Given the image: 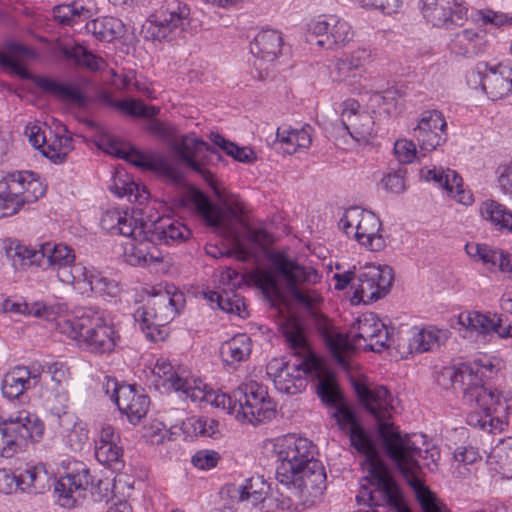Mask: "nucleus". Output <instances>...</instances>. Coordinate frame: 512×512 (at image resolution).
Listing matches in <instances>:
<instances>
[{
  "label": "nucleus",
  "instance_id": "obj_1",
  "mask_svg": "<svg viewBox=\"0 0 512 512\" xmlns=\"http://www.w3.org/2000/svg\"><path fill=\"white\" fill-rule=\"evenodd\" d=\"M269 260L275 273L261 272L257 279L260 288L264 293L278 297L281 284L291 298L315 318L327 346L341 366L347 365V355L354 346L361 345V340L369 350L377 353L390 347L387 327L372 312L361 315L355 321L350 331L352 341L332 329L328 319L317 312L323 298L314 288L321 280V275L315 268L299 264L282 251L271 253Z\"/></svg>",
  "mask_w": 512,
  "mask_h": 512
},
{
  "label": "nucleus",
  "instance_id": "obj_2",
  "mask_svg": "<svg viewBox=\"0 0 512 512\" xmlns=\"http://www.w3.org/2000/svg\"><path fill=\"white\" fill-rule=\"evenodd\" d=\"M198 149H205L209 152L210 162L221 160V155L204 141L188 135H183L171 141L170 154L164 155L175 161L180 172L179 178L171 181L180 183L184 179V166L198 173L211 187L216 197L226 207V210L212 203L204 193L197 190L192 195V201L197 213L210 227L223 233H232L231 220H241L244 209L243 203L237 195H227L218 187L214 174L206 168L205 163L196 160V151Z\"/></svg>",
  "mask_w": 512,
  "mask_h": 512
},
{
  "label": "nucleus",
  "instance_id": "obj_3",
  "mask_svg": "<svg viewBox=\"0 0 512 512\" xmlns=\"http://www.w3.org/2000/svg\"><path fill=\"white\" fill-rule=\"evenodd\" d=\"M465 364L472 374L471 385L464 390V403L473 409L467 416V423L482 430L502 431L508 425L509 406L499 391L484 384V378H491L500 371L501 361L482 355Z\"/></svg>",
  "mask_w": 512,
  "mask_h": 512
},
{
  "label": "nucleus",
  "instance_id": "obj_4",
  "mask_svg": "<svg viewBox=\"0 0 512 512\" xmlns=\"http://www.w3.org/2000/svg\"><path fill=\"white\" fill-rule=\"evenodd\" d=\"M315 447L307 438L294 434L277 438L273 451L277 455L276 480L279 483L294 482L314 492L326 487V473L322 463L314 458Z\"/></svg>",
  "mask_w": 512,
  "mask_h": 512
},
{
  "label": "nucleus",
  "instance_id": "obj_5",
  "mask_svg": "<svg viewBox=\"0 0 512 512\" xmlns=\"http://www.w3.org/2000/svg\"><path fill=\"white\" fill-rule=\"evenodd\" d=\"M333 417L341 431L348 434L351 446L365 457L366 469L373 478L375 490L369 493V499L377 504L380 500L396 503L395 482L387 467L379 458L378 450L368 432L361 426L355 413L345 404H339Z\"/></svg>",
  "mask_w": 512,
  "mask_h": 512
},
{
  "label": "nucleus",
  "instance_id": "obj_6",
  "mask_svg": "<svg viewBox=\"0 0 512 512\" xmlns=\"http://www.w3.org/2000/svg\"><path fill=\"white\" fill-rule=\"evenodd\" d=\"M54 322L59 333L96 354L112 352L120 338L105 314L93 309H84L73 315H59Z\"/></svg>",
  "mask_w": 512,
  "mask_h": 512
},
{
  "label": "nucleus",
  "instance_id": "obj_7",
  "mask_svg": "<svg viewBox=\"0 0 512 512\" xmlns=\"http://www.w3.org/2000/svg\"><path fill=\"white\" fill-rule=\"evenodd\" d=\"M400 440L403 445L397 448V458L387 454L397 466L407 483L414 490L416 498L423 512H448V507L434 493H432L418 476V459L424 461V465L431 471L437 469V461L440 453L436 448L420 449L409 435L400 433Z\"/></svg>",
  "mask_w": 512,
  "mask_h": 512
},
{
  "label": "nucleus",
  "instance_id": "obj_8",
  "mask_svg": "<svg viewBox=\"0 0 512 512\" xmlns=\"http://www.w3.org/2000/svg\"><path fill=\"white\" fill-rule=\"evenodd\" d=\"M282 333L290 348L301 357L297 363H282L272 373L273 365L269 366L268 374L273 375L276 389L284 394L295 395L306 389V374L318 366L317 359L311 355L307 345L304 329L295 319H289L282 325Z\"/></svg>",
  "mask_w": 512,
  "mask_h": 512
},
{
  "label": "nucleus",
  "instance_id": "obj_9",
  "mask_svg": "<svg viewBox=\"0 0 512 512\" xmlns=\"http://www.w3.org/2000/svg\"><path fill=\"white\" fill-rule=\"evenodd\" d=\"M353 387L361 404L376 420L386 453L397 458L396 449L403 445V442L400 440L399 429L390 421L395 409V398L382 385L355 380Z\"/></svg>",
  "mask_w": 512,
  "mask_h": 512
},
{
  "label": "nucleus",
  "instance_id": "obj_10",
  "mask_svg": "<svg viewBox=\"0 0 512 512\" xmlns=\"http://www.w3.org/2000/svg\"><path fill=\"white\" fill-rule=\"evenodd\" d=\"M45 193V186L31 171H20L6 175L0 181V218L9 217Z\"/></svg>",
  "mask_w": 512,
  "mask_h": 512
},
{
  "label": "nucleus",
  "instance_id": "obj_11",
  "mask_svg": "<svg viewBox=\"0 0 512 512\" xmlns=\"http://www.w3.org/2000/svg\"><path fill=\"white\" fill-rule=\"evenodd\" d=\"M339 227L369 251L379 252L386 246L385 238L380 233L382 222L371 211L357 206L350 207L341 217Z\"/></svg>",
  "mask_w": 512,
  "mask_h": 512
},
{
  "label": "nucleus",
  "instance_id": "obj_12",
  "mask_svg": "<svg viewBox=\"0 0 512 512\" xmlns=\"http://www.w3.org/2000/svg\"><path fill=\"white\" fill-rule=\"evenodd\" d=\"M43 424L26 410L0 416V457L10 458L26 439L37 441L43 434Z\"/></svg>",
  "mask_w": 512,
  "mask_h": 512
},
{
  "label": "nucleus",
  "instance_id": "obj_13",
  "mask_svg": "<svg viewBox=\"0 0 512 512\" xmlns=\"http://www.w3.org/2000/svg\"><path fill=\"white\" fill-rule=\"evenodd\" d=\"M234 403L240 419L254 425L271 420L276 413L267 388L254 380H248L234 390Z\"/></svg>",
  "mask_w": 512,
  "mask_h": 512
},
{
  "label": "nucleus",
  "instance_id": "obj_14",
  "mask_svg": "<svg viewBox=\"0 0 512 512\" xmlns=\"http://www.w3.org/2000/svg\"><path fill=\"white\" fill-rule=\"evenodd\" d=\"M189 15L187 4L180 0H165L153 19L147 21V33L159 41L182 38L190 24Z\"/></svg>",
  "mask_w": 512,
  "mask_h": 512
},
{
  "label": "nucleus",
  "instance_id": "obj_15",
  "mask_svg": "<svg viewBox=\"0 0 512 512\" xmlns=\"http://www.w3.org/2000/svg\"><path fill=\"white\" fill-rule=\"evenodd\" d=\"M41 256L40 268L56 271L61 282L76 285L77 281L86 279L87 267L75 263L74 251L67 245L51 242L41 244Z\"/></svg>",
  "mask_w": 512,
  "mask_h": 512
},
{
  "label": "nucleus",
  "instance_id": "obj_16",
  "mask_svg": "<svg viewBox=\"0 0 512 512\" xmlns=\"http://www.w3.org/2000/svg\"><path fill=\"white\" fill-rule=\"evenodd\" d=\"M393 280L392 269L388 266L366 265L356 275L353 282L352 301L372 303L384 297Z\"/></svg>",
  "mask_w": 512,
  "mask_h": 512
},
{
  "label": "nucleus",
  "instance_id": "obj_17",
  "mask_svg": "<svg viewBox=\"0 0 512 512\" xmlns=\"http://www.w3.org/2000/svg\"><path fill=\"white\" fill-rule=\"evenodd\" d=\"M184 303L178 291L160 290L148 297L144 306L134 312L135 321L147 323L148 317L156 319V325L166 326L179 313Z\"/></svg>",
  "mask_w": 512,
  "mask_h": 512
},
{
  "label": "nucleus",
  "instance_id": "obj_18",
  "mask_svg": "<svg viewBox=\"0 0 512 512\" xmlns=\"http://www.w3.org/2000/svg\"><path fill=\"white\" fill-rule=\"evenodd\" d=\"M412 135L420 152L434 151L447 140V122L443 114L438 110L423 111Z\"/></svg>",
  "mask_w": 512,
  "mask_h": 512
},
{
  "label": "nucleus",
  "instance_id": "obj_19",
  "mask_svg": "<svg viewBox=\"0 0 512 512\" xmlns=\"http://www.w3.org/2000/svg\"><path fill=\"white\" fill-rule=\"evenodd\" d=\"M309 31L320 37L316 44L327 49L344 46L354 36L350 24L336 15L324 16L311 21Z\"/></svg>",
  "mask_w": 512,
  "mask_h": 512
},
{
  "label": "nucleus",
  "instance_id": "obj_20",
  "mask_svg": "<svg viewBox=\"0 0 512 512\" xmlns=\"http://www.w3.org/2000/svg\"><path fill=\"white\" fill-rule=\"evenodd\" d=\"M152 372L157 378V385L163 386L167 391L177 393L184 400L196 401L204 397L196 387V380L191 383L188 379L180 376L172 364L164 358L156 360Z\"/></svg>",
  "mask_w": 512,
  "mask_h": 512
},
{
  "label": "nucleus",
  "instance_id": "obj_21",
  "mask_svg": "<svg viewBox=\"0 0 512 512\" xmlns=\"http://www.w3.org/2000/svg\"><path fill=\"white\" fill-rule=\"evenodd\" d=\"M360 105L354 99L342 104L340 122L343 129L358 143H368L375 135L373 117L366 111H359Z\"/></svg>",
  "mask_w": 512,
  "mask_h": 512
},
{
  "label": "nucleus",
  "instance_id": "obj_22",
  "mask_svg": "<svg viewBox=\"0 0 512 512\" xmlns=\"http://www.w3.org/2000/svg\"><path fill=\"white\" fill-rule=\"evenodd\" d=\"M371 57V51L359 47L342 57L335 59L329 66V77L334 83H346L349 86L359 84L360 70Z\"/></svg>",
  "mask_w": 512,
  "mask_h": 512
},
{
  "label": "nucleus",
  "instance_id": "obj_23",
  "mask_svg": "<svg viewBox=\"0 0 512 512\" xmlns=\"http://www.w3.org/2000/svg\"><path fill=\"white\" fill-rule=\"evenodd\" d=\"M66 380L67 369L62 363L55 362L48 365L43 378L44 389L41 397L51 411L57 415L64 412L67 406L68 396L63 387Z\"/></svg>",
  "mask_w": 512,
  "mask_h": 512
},
{
  "label": "nucleus",
  "instance_id": "obj_24",
  "mask_svg": "<svg viewBox=\"0 0 512 512\" xmlns=\"http://www.w3.org/2000/svg\"><path fill=\"white\" fill-rule=\"evenodd\" d=\"M122 159L130 162L143 170L153 171L168 180L178 179L180 172L175 161H172L163 153L145 154L129 144V148L123 153Z\"/></svg>",
  "mask_w": 512,
  "mask_h": 512
},
{
  "label": "nucleus",
  "instance_id": "obj_25",
  "mask_svg": "<svg viewBox=\"0 0 512 512\" xmlns=\"http://www.w3.org/2000/svg\"><path fill=\"white\" fill-rule=\"evenodd\" d=\"M141 228L147 233L149 241L157 244L172 245L180 243L190 236V230L181 222L168 216L161 217L154 222L141 221Z\"/></svg>",
  "mask_w": 512,
  "mask_h": 512
},
{
  "label": "nucleus",
  "instance_id": "obj_26",
  "mask_svg": "<svg viewBox=\"0 0 512 512\" xmlns=\"http://www.w3.org/2000/svg\"><path fill=\"white\" fill-rule=\"evenodd\" d=\"M132 240L124 247V261L131 266L147 267L163 261L162 252L144 235H127Z\"/></svg>",
  "mask_w": 512,
  "mask_h": 512
},
{
  "label": "nucleus",
  "instance_id": "obj_27",
  "mask_svg": "<svg viewBox=\"0 0 512 512\" xmlns=\"http://www.w3.org/2000/svg\"><path fill=\"white\" fill-rule=\"evenodd\" d=\"M280 484L282 487L277 488L274 502L279 509L289 512H304L313 504L312 498L322 494V492L310 491L294 482Z\"/></svg>",
  "mask_w": 512,
  "mask_h": 512
},
{
  "label": "nucleus",
  "instance_id": "obj_28",
  "mask_svg": "<svg viewBox=\"0 0 512 512\" xmlns=\"http://www.w3.org/2000/svg\"><path fill=\"white\" fill-rule=\"evenodd\" d=\"M421 178L427 181L438 183L447 194L457 202L464 205H470L473 202V196L469 191L463 189L462 178L454 170L451 169H429L422 168L420 170Z\"/></svg>",
  "mask_w": 512,
  "mask_h": 512
},
{
  "label": "nucleus",
  "instance_id": "obj_29",
  "mask_svg": "<svg viewBox=\"0 0 512 512\" xmlns=\"http://www.w3.org/2000/svg\"><path fill=\"white\" fill-rule=\"evenodd\" d=\"M466 253L476 261H481L489 270L500 271L512 279V255L486 244L469 243Z\"/></svg>",
  "mask_w": 512,
  "mask_h": 512
},
{
  "label": "nucleus",
  "instance_id": "obj_30",
  "mask_svg": "<svg viewBox=\"0 0 512 512\" xmlns=\"http://www.w3.org/2000/svg\"><path fill=\"white\" fill-rule=\"evenodd\" d=\"M424 18L436 27L449 28L462 20V9L454 0H421Z\"/></svg>",
  "mask_w": 512,
  "mask_h": 512
},
{
  "label": "nucleus",
  "instance_id": "obj_31",
  "mask_svg": "<svg viewBox=\"0 0 512 512\" xmlns=\"http://www.w3.org/2000/svg\"><path fill=\"white\" fill-rule=\"evenodd\" d=\"M149 404V397L131 385H122L116 399L118 409L133 425L138 424L146 416Z\"/></svg>",
  "mask_w": 512,
  "mask_h": 512
},
{
  "label": "nucleus",
  "instance_id": "obj_32",
  "mask_svg": "<svg viewBox=\"0 0 512 512\" xmlns=\"http://www.w3.org/2000/svg\"><path fill=\"white\" fill-rule=\"evenodd\" d=\"M486 72L481 78V85L488 97L493 100H499L512 91L511 75L512 67L505 64L488 67L485 65Z\"/></svg>",
  "mask_w": 512,
  "mask_h": 512
},
{
  "label": "nucleus",
  "instance_id": "obj_33",
  "mask_svg": "<svg viewBox=\"0 0 512 512\" xmlns=\"http://www.w3.org/2000/svg\"><path fill=\"white\" fill-rule=\"evenodd\" d=\"M101 227L112 235H143L141 221L126 211L117 208L106 210L100 220Z\"/></svg>",
  "mask_w": 512,
  "mask_h": 512
},
{
  "label": "nucleus",
  "instance_id": "obj_34",
  "mask_svg": "<svg viewBox=\"0 0 512 512\" xmlns=\"http://www.w3.org/2000/svg\"><path fill=\"white\" fill-rule=\"evenodd\" d=\"M3 250L15 271H24L31 266L40 267L41 247L36 250L17 239H5Z\"/></svg>",
  "mask_w": 512,
  "mask_h": 512
},
{
  "label": "nucleus",
  "instance_id": "obj_35",
  "mask_svg": "<svg viewBox=\"0 0 512 512\" xmlns=\"http://www.w3.org/2000/svg\"><path fill=\"white\" fill-rule=\"evenodd\" d=\"M283 37L275 29H262L250 42V51L258 59L273 62L282 51Z\"/></svg>",
  "mask_w": 512,
  "mask_h": 512
},
{
  "label": "nucleus",
  "instance_id": "obj_36",
  "mask_svg": "<svg viewBox=\"0 0 512 512\" xmlns=\"http://www.w3.org/2000/svg\"><path fill=\"white\" fill-rule=\"evenodd\" d=\"M90 484H92V476L87 469H83L81 472L63 477L56 483L54 492L61 506L71 507L75 502L73 493L85 490Z\"/></svg>",
  "mask_w": 512,
  "mask_h": 512
},
{
  "label": "nucleus",
  "instance_id": "obj_37",
  "mask_svg": "<svg viewBox=\"0 0 512 512\" xmlns=\"http://www.w3.org/2000/svg\"><path fill=\"white\" fill-rule=\"evenodd\" d=\"M448 330L438 329L433 326L417 329L415 328L412 337L409 339L410 353H423L440 347L448 338Z\"/></svg>",
  "mask_w": 512,
  "mask_h": 512
},
{
  "label": "nucleus",
  "instance_id": "obj_38",
  "mask_svg": "<svg viewBox=\"0 0 512 512\" xmlns=\"http://www.w3.org/2000/svg\"><path fill=\"white\" fill-rule=\"evenodd\" d=\"M312 132L313 128L310 125H304L299 129L282 126L278 127L276 138L282 144L284 152L291 155L300 148H309L312 142Z\"/></svg>",
  "mask_w": 512,
  "mask_h": 512
},
{
  "label": "nucleus",
  "instance_id": "obj_39",
  "mask_svg": "<svg viewBox=\"0 0 512 512\" xmlns=\"http://www.w3.org/2000/svg\"><path fill=\"white\" fill-rule=\"evenodd\" d=\"M251 351L252 342L250 337L245 333H241L222 343L220 355L226 364L235 365L247 360Z\"/></svg>",
  "mask_w": 512,
  "mask_h": 512
},
{
  "label": "nucleus",
  "instance_id": "obj_40",
  "mask_svg": "<svg viewBox=\"0 0 512 512\" xmlns=\"http://www.w3.org/2000/svg\"><path fill=\"white\" fill-rule=\"evenodd\" d=\"M458 321L463 327L478 334L495 332L498 335V328L504 324L502 318L497 315L490 316L477 311L461 313Z\"/></svg>",
  "mask_w": 512,
  "mask_h": 512
},
{
  "label": "nucleus",
  "instance_id": "obj_41",
  "mask_svg": "<svg viewBox=\"0 0 512 512\" xmlns=\"http://www.w3.org/2000/svg\"><path fill=\"white\" fill-rule=\"evenodd\" d=\"M487 462L503 477L512 478V437L501 439L491 449Z\"/></svg>",
  "mask_w": 512,
  "mask_h": 512
},
{
  "label": "nucleus",
  "instance_id": "obj_42",
  "mask_svg": "<svg viewBox=\"0 0 512 512\" xmlns=\"http://www.w3.org/2000/svg\"><path fill=\"white\" fill-rule=\"evenodd\" d=\"M49 472L44 464L28 465L19 474L20 490L24 492L42 493L48 487Z\"/></svg>",
  "mask_w": 512,
  "mask_h": 512
},
{
  "label": "nucleus",
  "instance_id": "obj_43",
  "mask_svg": "<svg viewBox=\"0 0 512 512\" xmlns=\"http://www.w3.org/2000/svg\"><path fill=\"white\" fill-rule=\"evenodd\" d=\"M86 29L98 40L111 42L123 34L124 24L118 18L104 16L87 22Z\"/></svg>",
  "mask_w": 512,
  "mask_h": 512
},
{
  "label": "nucleus",
  "instance_id": "obj_44",
  "mask_svg": "<svg viewBox=\"0 0 512 512\" xmlns=\"http://www.w3.org/2000/svg\"><path fill=\"white\" fill-rule=\"evenodd\" d=\"M28 389L31 387L25 366H16L4 375L1 390L5 398H19Z\"/></svg>",
  "mask_w": 512,
  "mask_h": 512
},
{
  "label": "nucleus",
  "instance_id": "obj_45",
  "mask_svg": "<svg viewBox=\"0 0 512 512\" xmlns=\"http://www.w3.org/2000/svg\"><path fill=\"white\" fill-rule=\"evenodd\" d=\"M471 369L464 363L459 365L444 367L436 377L438 385L445 389L459 387L464 392L465 388H469L471 382Z\"/></svg>",
  "mask_w": 512,
  "mask_h": 512
},
{
  "label": "nucleus",
  "instance_id": "obj_46",
  "mask_svg": "<svg viewBox=\"0 0 512 512\" xmlns=\"http://www.w3.org/2000/svg\"><path fill=\"white\" fill-rule=\"evenodd\" d=\"M60 50L63 56L73 60L76 65L85 67L91 71H101L107 66L106 61L102 57L93 54L80 44H74L72 46L65 45L62 46Z\"/></svg>",
  "mask_w": 512,
  "mask_h": 512
},
{
  "label": "nucleus",
  "instance_id": "obj_47",
  "mask_svg": "<svg viewBox=\"0 0 512 512\" xmlns=\"http://www.w3.org/2000/svg\"><path fill=\"white\" fill-rule=\"evenodd\" d=\"M85 274L86 279L83 281H77L76 283V285L79 286V289H82L84 292L90 290L109 297H116L118 295L119 285L115 280L88 268L87 273Z\"/></svg>",
  "mask_w": 512,
  "mask_h": 512
},
{
  "label": "nucleus",
  "instance_id": "obj_48",
  "mask_svg": "<svg viewBox=\"0 0 512 512\" xmlns=\"http://www.w3.org/2000/svg\"><path fill=\"white\" fill-rule=\"evenodd\" d=\"M71 150L72 139L69 136L52 134V131L49 130V136L40 152L53 163L61 164L66 161Z\"/></svg>",
  "mask_w": 512,
  "mask_h": 512
},
{
  "label": "nucleus",
  "instance_id": "obj_49",
  "mask_svg": "<svg viewBox=\"0 0 512 512\" xmlns=\"http://www.w3.org/2000/svg\"><path fill=\"white\" fill-rule=\"evenodd\" d=\"M38 87L63 101H70L80 106L86 103L85 95L75 87L50 78H40Z\"/></svg>",
  "mask_w": 512,
  "mask_h": 512
},
{
  "label": "nucleus",
  "instance_id": "obj_50",
  "mask_svg": "<svg viewBox=\"0 0 512 512\" xmlns=\"http://www.w3.org/2000/svg\"><path fill=\"white\" fill-rule=\"evenodd\" d=\"M480 214L483 219L490 221L498 229L512 231V211L503 204L486 200L480 206Z\"/></svg>",
  "mask_w": 512,
  "mask_h": 512
},
{
  "label": "nucleus",
  "instance_id": "obj_51",
  "mask_svg": "<svg viewBox=\"0 0 512 512\" xmlns=\"http://www.w3.org/2000/svg\"><path fill=\"white\" fill-rule=\"evenodd\" d=\"M95 457L101 465L111 469L113 472H120L125 465L123 447L118 443L95 447Z\"/></svg>",
  "mask_w": 512,
  "mask_h": 512
},
{
  "label": "nucleus",
  "instance_id": "obj_52",
  "mask_svg": "<svg viewBox=\"0 0 512 512\" xmlns=\"http://www.w3.org/2000/svg\"><path fill=\"white\" fill-rule=\"evenodd\" d=\"M482 37L472 29H464L456 33L452 40V49L460 55L471 56L481 50Z\"/></svg>",
  "mask_w": 512,
  "mask_h": 512
},
{
  "label": "nucleus",
  "instance_id": "obj_53",
  "mask_svg": "<svg viewBox=\"0 0 512 512\" xmlns=\"http://www.w3.org/2000/svg\"><path fill=\"white\" fill-rule=\"evenodd\" d=\"M209 138L215 146L239 162L253 163L256 160L255 152L248 147H239L218 133H211Z\"/></svg>",
  "mask_w": 512,
  "mask_h": 512
},
{
  "label": "nucleus",
  "instance_id": "obj_54",
  "mask_svg": "<svg viewBox=\"0 0 512 512\" xmlns=\"http://www.w3.org/2000/svg\"><path fill=\"white\" fill-rule=\"evenodd\" d=\"M269 486L260 477H251L245 484L234 489L238 495L239 501L251 500L252 504H257L265 499Z\"/></svg>",
  "mask_w": 512,
  "mask_h": 512
},
{
  "label": "nucleus",
  "instance_id": "obj_55",
  "mask_svg": "<svg viewBox=\"0 0 512 512\" xmlns=\"http://www.w3.org/2000/svg\"><path fill=\"white\" fill-rule=\"evenodd\" d=\"M108 103L117 110L132 117H143L152 119L159 113V108L155 106H147L142 101L136 99H108Z\"/></svg>",
  "mask_w": 512,
  "mask_h": 512
},
{
  "label": "nucleus",
  "instance_id": "obj_56",
  "mask_svg": "<svg viewBox=\"0 0 512 512\" xmlns=\"http://www.w3.org/2000/svg\"><path fill=\"white\" fill-rule=\"evenodd\" d=\"M196 387L202 392L204 397L197 399L195 402L206 401L217 408H222L228 413L234 414L237 419H240V415H238V407L236 403H234V392L232 395L220 391L207 392L205 387H201L197 382Z\"/></svg>",
  "mask_w": 512,
  "mask_h": 512
},
{
  "label": "nucleus",
  "instance_id": "obj_57",
  "mask_svg": "<svg viewBox=\"0 0 512 512\" xmlns=\"http://www.w3.org/2000/svg\"><path fill=\"white\" fill-rule=\"evenodd\" d=\"M317 394L327 405L334 406L335 408L342 402V394L339 390L337 383L332 375L327 374L319 377L317 384Z\"/></svg>",
  "mask_w": 512,
  "mask_h": 512
},
{
  "label": "nucleus",
  "instance_id": "obj_58",
  "mask_svg": "<svg viewBox=\"0 0 512 512\" xmlns=\"http://www.w3.org/2000/svg\"><path fill=\"white\" fill-rule=\"evenodd\" d=\"M3 309L6 312H14V313H19V314H24V315H32L35 317H42V318H45L47 320H52V321H54V319L56 318V317H52L51 308L47 307L46 305H44L42 303H38V302L30 305L28 303H18V302H13L11 300H6L3 303Z\"/></svg>",
  "mask_w": 512,
  "mask_h": 512
},
{
  "label": "nucleus",
  "instance_id": "obj_59",
  "mask_svg": "<svg viewBox=\"0 0 512 512\" xmlns=\"http://www.w3.org/2000/svg\"><path fill=\"white\" fill-rule=\"evenodd\" d=\"M97 146L107 154L121 158L129 144L121 141L111 134H102L97 140Z\"/></svg>",
  "mask_w": 512,
  "mask_h": 512
},
{
  "label": "nucleus",
  "instance_id": "obj_60",
  "mask_svg": "<svg viewBox=\"0 0 512 512\" xmlns=\"http://www.w3.org/2000/svg\"><path fill=\"white\" fill-rule=\"evenodd\" d=\"M394 154L400 163L409 164L417 157L418 151L412 140L400 139L394 144Z\"/></svg>",
  "mask_w": 512,
  "mask_h": 512
},
{
  "label": "nucleus",
  "instance_id": "obj_61",
  "mask_svg": "<svg viewBox=\"0 0 512 512\" xmlns=\"http://www.w3.org/2000/svg\"><path fill=\"white\" fill-rule=\"evenodd\" d=\"M139 324V328L144 333L145 337L151 342L163 341L168 335L166 326L156 325V319L148 317L147 323L143 321H136Z\"/></svg>",
  "mask_w": 512,
  "mask_h": 512
},
{
  "label": "nucleus",
  "instance_id": "obj_62",
  "mask_svg": "<svg viewBox=\"0 0 512 512\" xmlns=\"http://www.w3.org/2000/svg\"><path fill=\"white\" fill-rule=\"evenodd\" d=\"M219 460L220 455L218 452L213 450H200L195 453L191 461L195 467L202 470H209L214 468Z\"/></svg>",
  "mask_w": 512,
  "mask_h": 512
},
{
  "label": "nucleus",
  "instance_id": "obj_63",
  "mask_svg": "<svg viewBox=\"0 0 512 512\" xmlns=\"http://www.w3.org/2000/svg\"><path fill=\"white\" fill-rule=\"evenodd\" d=\"M111 191L120 198L127 197L130 202H136L139 198L137 193L138 186L134 182H126L119 179L118 182L115 181Z\"/></svg>",
  "mask_w": 512,
  "mask_h": 512
},
{
  "label": "nucleus",
  "instance_id": "obj_64",
  "mask_svg": "<svg viewBox=\"0 0 512 512\" xmlns=\"http://www.w3.org/2000/svg\"><path fill=\"white\" fill-rule=\"evenodd\" d=\"M25 136L29 143L37 150H41L48 137L46 131L39 124H29L25 128Z\"/></svg>",
  "mask_w": 512,
  "mask_h": 512
}]
</instances>
